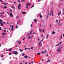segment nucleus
Masks as SVG:
<instances>
[{"instance_id":"nucleus-1","label":"nucleus","mask_w":64,"mask_h":64,"mask_svg":"<svg viewBox=\"0 0 64 64\" xmlns=\"http://www.w3.org/2000/svg\"><path fill=\"white\" fill-rule=\"evenodd\" d=\"M62 46H60L59 48H58L56 50V52H58V53H59L61 52V48H62Z\"/></svg>"},{"instance_id":"nucleus-2","label":"nucleus","mask_w":64,"mask_h":64,"mask_svg":"<svg viewBox=\"0 0 64 64\" xmlns=\"http://www.w3.org/2000/svg\"><path fill=\"white\" fill-rule=\"evenodd\" d=\"M12 53L14 55H17L18 52L17 51H12Z\"/></svg>"},{"instance_id":"nucleus-3","label":"nucleus","mask_w":64,"mask_h":64,"mask_svg":"<svg viewBox=\"0 0 64 64\" xmlns=\"http://www.w3.org/2000/svg\"><path fill=\"white\" fill-rule=\"evenodd\" d=\"M61 43H62V42H60L58 44L55 46V47L56 46H59V44H60V46H61Z\"/></svg>"},{"instance_id":"nucleus-4","label":"nucleus","mask_w":64,"mask_h":64,"mask_svg":"<svg viewBox=\"0 0 64 64\" xmlns=\"http://www.w3.org/2000/svg\"><path fill=\"white\" fill-rule=\"evenodd\" d=\"M49 12H48V15L47 16H46V20H48V16H49Z\"/></svg>"},{"instance_id":"nucleus-5","label":"nucleus","mask_w":64,"mask_h":64,"mask_svg":"<svg viewBox=\"0 0 64 64\" xmlns=\"http://www.w3.org/2000/svg\"><path fill=\"white\" fill-rule=\"evenodd\" d=\"M62 34L61 36H60L59 37V38L60 40H61L62 38Z\"/></svg>"},{"instance_id":"nucleus-6","label":"nucleus","mask_w":64,"mask_h":64,"mask_svg":"<svg viewBox=\"0 0 64 64\" xmlns=\"http://www.w3.org/2000/svg\"><path fill=\"white\" fill-rule=\"evenodd\" d=\"M9 14L12 17H13V14L12 13H9Z\"/></svg>"},{"instance_id":"nucleus-7","label":"nucleus","mask_w":64,"mask_h":64,"mask_svg":"<svg viewBox=\"0 0 64 64\" xmlns=\"http://www.w3.org/2000/svg\"><path fill=\"white\" fill-rule=\"evenodd\" d=\"M58 25H60V26H61L62 25V23L61 22H59L58 24Z\"/></svg>"},{"instance_id":"nucleus-8","label":"nucleus","mask_w":64,"mask_h":64,"mask_svg":"<svg viewBox=\"0 0 64 64\" xmlns=\"http://www.w3.org/2000/svg\"><path fill=\"white\" fill-rule=\"evenodd\" d=\"M12 30H13V25H12V28H11V31H12Z\"/></svg>"},{"instance_id":"nucleus-9","label":"nucleus","mask_w":64,"mask_h":64,"mask_svg":"<svg viewBox=\"0 0 64 64\" xmlns=\"http://www.w3.org/2000/svg\"><path fill=\"white\" fill-rule=\"evenodd\" d=\"M30 5H31L30 3H27L26 4V5L27 6H30Z\"/></svg>"},{"instance_id":"nucleus-10","label":"nucleus","mask_w":64,"mask_h":64,"mask_svg":"<svg viewBox=\"0 0 64 64\" xmlns=\"http://www.w3.org/2000/svg\"><path fill=\"white\" fill-rule=\"evenodd\" d=\"M21 12L22 14H27V12Z\"/></svg>"},{"instance_id":"nucleus-11","label":"nucleus","mask_w":64,"mask_h":64,"mask_svg":"<svg viewBox=\"0 0 64 64\" xmlns=\"http://www.w3.org/2000/svg\"><path fill=\"white\" fill-rule=\"evenodd\" d=\"M51 13H52V16H54L53 12V10H51Z\"/></svg>"},{"instance_id":"nucleus-12","label":"nucleus","mask_w":64,"mask_h":64,"mask_svg":"<svg viewBox=\"0 0 64 64\" xmlns=\"http://www.w3.org/2000/svg\"><path fill=\"white\" fill-rule=\"evenodd\" d=\"M34 22H35V23H37V20H36V19L34 20Z\"/></svg>"},{"instance_id":"nucleus-13","label":"nucleus","mask_w":64,"mask_h":64,"mask_svg":"<svg viewBox=\"0 0 64 64\" xmlns=\"http://www.w3.org/2000/svg\"><path fill=\"white\" fill-rule=\"evenodd\" d=\"M60 14H61V12H60L58 13V16H60Z\"/></svg>"},{"instance_id":"nucleus-14","label":"nucleus","mask_w":64,"mask_h":64,"mask_svg":"<svg viewBox=\"0 0 64 64\" xmlns=\"http://www.w3.org/2000/svg\"><path fill=\"white\" fill-rule=\"evenodd\" d=\"M0 24L1 26H3V23H2V22H0Z\"/></svg>"},{"instance_id":"nucleus-15","label":"nucleus","mask_w":64,"mask_h":64,"mask_svg":"<svg viewBox=\"0 0 64 64\" xmlns=\"http://www.w3.org/2000/svg\"><path fill=\"white\" fill-rule=\"evenodd\" d=\"M48 37H49V34H47L46 36L47 39H48Z\"/></svg>"},{"instance_id":"nucleus-16","label":"nucleus","mask_w":64,"mask_h":64,"mask_svg":"<svg viewBox=\"0 0 64 64\" xmlns=\"http://www.w3.org/2000/svg\"><path fill=\"white\" fill-rule=\"evenodd\" d=\"M22 56H24V55H25V54H24V53H22Z\"/></svg>"},{"instance_id":"nucleus-17","label":"nucleus","mask_w":64,"mask_h":64,"mask_svg":"<svg viewBox=\"0 0 64 64\" xmlns=\"http://www.w3.org/2000/svg\"><path fill=\"white\" fill-rule=\"evenodd\" d=\"M52 34H55V32L54 31H53L52 32Z\"/></svg>"},{"instance_id":"nucleus-18","label":"nucleus","mask_w":64,"mask_h":64,"mask_svg":"<svg viewBox=\"0 0 64 64\" xmlns=\"http://www.w3.org/2000/svg\"><path fill=\"white\" fill-rule=\"evenodd\" d=\"M20 50V52H22V51H23V50H21L20 49L19 50Z\"/></svg>"},{"instance_id":"nucleus-19","label":"nucleus","mask_w":64,"mask_h":64,"mask_svg":"<svg viewBox=\"0 0 64 64\" xmlns=\"http://www.w3.org/2000/svg\"><path fill=\"white\" fill-rule=\"evenodd\" d=\"M42 27L44 28V27H45V25H42Z\"/></svg>"},{"instance_id":"nucleus-20","label":"nucleus","mask_w":64,"mask_h":64,"mask_svg":"<svg viewBox=\"0 0 64 64\" xmlns=\"http://www.w3.org/2000/svg\"><path fill=\"white\" fill-rule=\"evenodd\" d=\"M12 48H10V49L8 50V51H11L12 50Z\"/></svg>"},{"instance_id":"nucleus-21","label":"nucleus","mask_w":64,"mask_h":64,"mask_svg":"<svg viewBox=\"0 0 64 64\" xmlns=\"http://www.w3.org/2000/svg\"><path fill=\"white\" fill-rule=\"evenodd\" d=\"M18 26H17V25L16 24V28H18Z\"/></svg>"},{"instance_id":"nucleus-22","label":"nucleus","mask_w":64,"mask_h":64,"mask_svg":"<svg viewBox=\"0 0 64 64\" xmlns=\"http://www.w3.org/2000/svg\"><path fill=\"white\" fill-rule=\"evenodd\" d=\"M2 35H5V34H6V33H2Z\"/></svg>"},{"instance_id":"nucleus-23","label":"nucleus","mask_w":64,"mask_h":64,"mask_svg":"<svg viewBox=\"0 0 64 64\" xmlns=\"http://www.w3.org/2000/svg\"><path fill=\"white\" fill-rule=\"evenodd\" d=\"M28 38L29 39H30V38H31V37H30V36H28Z\"/></svg>"},{"instance_id":"nucleus-24","label":"nucleus","mask_w":64,"mask_h":64,"mask_svg":"<svg viewBox=\"0 0 64 64\" xmlns=\"http://www.w3.org/2000/svg\"><path fill=\"white\" fill-rule=\"evenodd\" d=\"M18 6H19V7H21V5H20V4H19V5H18Z\"/></svg>"},{"instance_id":"nucleus-25","label":"nucleus","mask_w":64,"mask_h":64,"mask_svg":"<svg viewBox=\"0 0 64 64\" xmlns=\"http://www.w3.org/2000/svg\"><path fill=\"white\" fill-rule=\"evenodd\" d=\"M32 30H31L30 32V35L32 33Z\"/></svg>"},{"instance_id":"nucleus-26","label":"nucleus","mask_w":64,"mask_h":64,"mask_svg":"<svg viewBox=\"0 0 64 64\" xmlns=\"http://www.w3.org/2000/svg\"><path fill=\"white\" fill-rule=\"evenodd\" d=\"M42 29H39V31L40 32H42Z\"/></svg>"},{"instance_id":"nucleus-27","label":"nucleus","mask_w":64,"mask_h":64,"mask_svg":"<svg viewBox=\"0 0 64 64\" xmlns=\"http://www.w3.org/2000/svg\"><path fill=\"white\" fill-rule=\"evenodd\" d=\"M27 56H24V58H27Z\"/></svg>"},{"instance_id":"nucleus-28","label":"nucleus","mask_w":64,"mask_h":64,"mask_svg":"<svg viewBox=\"0 0 64 64\" xmlns=\"http://www.w3.org/2000/svg\"><path fill=\"white\" fill-rule=\"evenodd\" d=\"M10 10L11 12V13H12V10H11V9H10Z\"/></svg>"},{"instance_id":"nucleus-29","label":"nucleus","mask_w":64,"mask_h":64,"mask_svg":"<svg viewBox=\"0 0 64 64\" xmlns=\"http://www.w3.org/2000/svg\"><path fill=\"white\" fill-rule=\"evenodd\" d=\"M18 10H20V8L19 6H18Z\"/></svg>"},{"instance_id":"nucleus-30","label":"nucleus","mask_w":64,"mask_h":64,"mask_svg":"<svg viewBox=\"0 0 64 64\" xmlns=\"http://www.w3.org/2000/svg\"><path fill=\"white\" fill-rule=\"evenodd\" d=\"M0 16L2 18H3V17H4L3 16H2V15H0Z\"/></svg>"},{"instance_id":"nucleus-31","label":"nucleus","mask_w":64,"mask_h":64,"mask_svg":"<svg viewBox=\"0 0 64 64\" xmlns=\"http://www.w3.org/2000/svg\"><path fill=\"white\" fill-rule=\"evenodd\" d=\"M44 29H43L42 30V32L44 33Z\"/></svg>"},{"instance_id":"nucleus-32","label":"nucleus","mask_w":64,"mask_h":64,"mask_svg":"<svg viewBox=\"0 0 64 64\" xmlns=\"http://www.w3.org/2000/svg\"><path fill=\"white\" fill-rule=\"evenodd\" d=\"M26 9H28V6H26Z\"/></svg>"},{"instance_id":"nucleus-33","label":"nucleus","mask_w":64,"mask_h":64,"mask_svg":"<svg viewBox=\"0 0 64 64\" xmlns=\"http://www.w3.org/2000/svg\"><path fill=\"white\" fill-rule=\"evenodd\" d=\"M40 18H42V15H41L40 16Z\"/></svg>"},{"instance_id":"nucleus-34","label":"nucleus","mask_w":64,"mask_h":64,"mask_svg":"<svg viewBox=\"0 0 64 64\" xmlns=\"http://www.w3.org/2000/svg\"><path fill=\"white\" fill-rule=\"evenodd\" d=\"M34 4H33L31 8H32V7H34Z\"/></svg>"},{"instance_id":"nucleus-35","label":"nucleus","mask_w":64,"mask_h":64,"mask_svg":"<svg viewBox=\"0 0 64 64\" xmlns=\"http://www.w3.org/2000/svg\"><path fill=\"white\" fill-rule=\"evenodd\" d=\"M19 18V16H17L16 17V18Z\"/></svg>"},{"instance_id":"nucleus-36","label":"nucleus","mask_w":64,"mask_h":64,"mask_svg":"<svg viewBox=\"0 0 64 64\" xmlns=\"http://www.w3.org/2000/svg\"><path fill=\"white\" fill-rule=\"evenodd\" d=\"M37 54H38V55H40V53L39 52H38L37 53Z\"/></svg>"},{"instance_id":"nucleus-37","label":"nucleus","mask_w":64,"mask_h":64,"mask_svg":"<svg viewBox=\"0 0 64 64\" xmlns=\"http://www.w3.org/2000/svg\"><path fill=\"white\" fill-rule=\"evenodd\" d=\"M12 54V53H11V52H10L9 53V55H11Z\"/></svg>"},{"instance_id":"nucleus-38","label":"nucleus","mask_w":64,"mask_h":64,"mask_svg":"<svg viewBox=\"0 0 64 64\" xmlns=\"http://www.w3.org/2000/svg\"><path fill=\"white\" fill-rule=\"evenodd\" d=\"M21 1H22V2H24L25 1V0H22Z\"/></svg>"},{"instance_id":"nucleus-39","label":"nucleus","mask_w":64,"mask_h":64,"mask_svg":"<svg viewBox=\"0 0 64 64\" xmlns=\"http://www.w3.org/2000/svg\"><path fill=\"white\" fill-rule=\"evenodd\" d=\"M42 22H44V20H42Z\"/></svg>"},{"instance_id":"nucleus-40","label":"nucleus","mask_w":64,"mask_h":64,"mask_svg":"<svg viewBox=\"0 0 64 64\" xmlns=\"http://www.w3.org/2000/svg\"><path fill=\"white\" fill-rule=\"evenodd\" d=\"M18 44H21V42H18Z\"/></svg>"},{"instance_id":"nucleus-41","label":"nucleus","mask_w":64,"mask_h":64,"mask_svg":"<svg viewBox=\"0 0 64 64\" xmlns=\"http://www.w3.org/2000/svg\"><path fill=\"white\" fill-rule=\"evenodd\" d=\"M4 8H7V7L6 6H4Z\"/></svg>"},{"instance_id":"nucleus-42","label":"nucleus","mask_w":64,"mask_h":64,"mask_svg":"<svg viewBox=\"0 0 64 64\" xmlns=\"http://www.w3.org/2000/svg\"><path fill=\"white\" fill-rule=\"evenodd\" d=\"M4 12H2V13H1L0 14V15L1 14H4Z\"/></svg>"},{"instance_id":"nucleus-43","label":"nucleus","mask_w":64,"mask_h":64,"mask_svg":"<svg viewBox=\"0 0 64 64\" xmlns=\"http://www.w3.org/2000/svg\"><path fill=\"white\" fill-rule=\"evenodd\" d=\"M3 56H4L3 54H2V56H1V57H2Z\"/></svg>"},{"instance_id":"nucleus-44","label":"nucleus","mask_w":64,"mask_h":64,"mask_svg":"<svg viewBox=\"0 0 64 64\" xmlns=\"http://www.w3.org/2000/svg\"><path fill=\"white\" fill-rule=\"evenodd\" d=\"M48 60V62H50V60Z\"/></svg>"},{"instance_id":"nucleus-45","label":"nucleus","mask_w":64,"mask_h":64,"mask_svg":"<svg viewBox=\"0 0 64 64\" xmlns=\"http://www.w3.org/2000/svg\"><path fill=\"white\" fill-rule=\"evenodd\" d=\"M28 49V48H26L24 50H26V49Z\"/></svg>"},{"instance_id":"nucleus-46","label":"nucleus","mask_w":64,"mask_h":64,"mask_svg":"<svg viewBox=\"0 0 64 64\" xmlns=\"http://www.w3.org/2000/svg\"><path fill=\"white\" fill-rule=\"evenodd\" d=\"M18 22H20H20H21V21H20V20H18Z\"/></svg>"},{"instance_id":"nucleus-47","label":"nucleus","mask_w":64,"mask_h":64,"mask_svg":"<svg viewBox=\"0 0 64 64\" xmlns=\"http://www.w3.org/2000/svg\"><path fill=\"white\" fill-rule=\"evenodd\" d=\"M31 27H33V26L32 25V24H31V25H30Z\"/></svg>"},{"instance_id":"nucleus-48","label":"nucleus","mask_w":64,"mask_h":64,"mask_svg":"<svg viewBox=\"0 0 64 64\" xmlns=\"http://www.w3.org/2000/svg\"><path fill=\"white\" fill-rule=\"evenodd\" d=\"M41 42H39V44H41Z\"/></svg>"},{"instance_id":"nucleus-49","label":"nucleus","mask_w":64,"mask_h":64,"mask_svg":"<svg viewBox=\"0 0 64 64\" xmlns=\"http://www.w3.org/2000/svg\"><path fill=\"white\" fill-rule=\"evenodd\" d=\"M33 47H32L31 48V49H33Z\"/></svg>"},{"instance_id":"nucleus-50","label":"nucleus","mask_w":64,"mask_h":64,"mask_svg":"<svg viewBox=\"0 0 64 64\" xmlns=\"http://www.w3.org/2000/svg\"><path fill=\"white\" fill-rule=\"evenodd\" d=\"M18 2H19V3H20V0H18Z\"/></svg>"},{"instance_id":"nucleus-51","label":"nucleus","mask_w":64,"mask_h":64,"mask_svg":"<svg viewBox=\"0 0 64 64\" xmlns=\"http://www.w3.org/2000/svg\"><path fill=\"white\" fill-rule=\"evenodd\" d=\"M0 22H2V20L0 19Z\"/></svg>"},{"instance_id":"nucleus-52","label":"nucleus","mask_w":64,"mask_h":64,"mask_svg":"<svg viewBox=\"0 0 64 64\" xmlns=\"http://www.w3.org/2000/svg\"><path fill=\"white\" fill-rule=\"evenodd\" d=\"M42 54H43V53H44V52H42Z\"/></svg>"},{"instance_id":"nucleus-53","label":"nucleus","mask_w":64,"mask_h":64,"mask_svg":"<svg viewBox=\"0 0 64 64\" xmlns=\"http://www.w3.org/2000/svg\"><path fill=\"white\" fill-rule=\"evenodd\" d=\"M58 20H56V23H58Z\"/></svg>"},{"instance_id":"nucleus-54","label":"nucleus","mask_w":64,"mask_h":64,"mask_svg":"<svg viewBox=\"0 0 64 64\" xmlns=\"http://www.w3.org/2000/svg\"><path fill=\"white\" fill-rule=\"evenodd\" d=\"M50 27H51V24H50Z\"/></svg>"},{"instance_id":"nucleus-55","label":"nucleus","mask_w":64,"mask_h":64,"mask_svg":"<svg viewBox=\"0 0 64 64\" xmlns=\"http://www.w3.org/2000/svg\"><path fill=\"white\" fill-rule=\"evenodd\" d=\"M4 5H6V3H4Z\"/></svg>"},{"instance_id":"nucleus-56","label":"nucleus","mask_w":64,"mask_h":64,"mask_svg":"<svg viewBox=\"0 0 64 64\" xmlns=\"http://www.w3.org/2000/svg\"><path fill=\"white\" fill-rule=\"evenodd\" d=\"M30 63H32V64H33V62H30Z\"/></svg>"},{"instance_id":"nucleus-57","label":"nucleus","mask_w":64,"mask_h":64,"mask_svg":"<svg viewBox=\"0 0 64 64\" xmlns=\"http://www.w3.org/2000/svg\"><path fill=\"white\" fill-rule=\"evenodd\" d=\"M62 14L63 15H64V11L62 12Z\"/></svg>"},{"instance_id":"nucleus-58","label":"nucleus","mask_w":64,"mask_h":64,"mask_svg":"<svg viewBox=\"0 0 64 64\" xmlns=\"http://www.w3.org/2000/svg\"><path fill=\"white\" fill-rule=\"evenodd\" d=\"M29 33H28V34H27V36H28V35H29Z\"/></svg>"},{"instance_id":"nucleus-59","label":"nucleus","mask_w":64,"mask_h":64,"mask_svg":"<svg viewBox=\"0 0 64 64\" xmlns=\"http://www.w3.org/2000/svg\"><path fill=\"white\" fill-rule=\"evenodd\" d=\"M0 2H2L3 1V0H0Z\"/></svg>"},{"instance_id":"nucleus-60","label":"nucleus","mask_w":64,"mask_h":64,"mask_svg":"<svg viewBox=\"0 0 64 64\" xmlns=\"http://www.w3.org/2000/svg\"><path fill=\"white\" fill-rule=\"evenodd\" d=\"M33 34H36V33H35V32H33Z\"/></svg>"},{"instance_id":"nucleus-61","label":"nucleus","mask_w":64,"mask_h":64,"mask_svg":"<svg viewBox=\"0 0 64 64\" xmlns=\"http://www.w3.org/2000/svg\"><path fill=\"white\" fill-rule=\"evenodd\" d=\"M38 41H39L40 40V39L38 38Z\"/></svg>"},{"instance_id":"nucleus-62","label":"nucleus","mask_w":64,"mask_h":64,"mask_svg":"<svg viewBox=\"0 0 64 64\" xmlns=\"http://www.w3.org/2000/svg\"><path fill=\"white\" fill-rule=\"evenodd\" d=\"M25 64H27V62H26L25 63Z\"/></svg>"},{"instance_id":"nucleus-63","label":"nucleus","mask_w":64,"mask_h":64,"mask_svg":"<svg viewBox=\"0 0 64 64\" xmlns=\"http://www.w3.org/2000/svg\"><path fill=\"white\" fill-rule=\"evenodd\" d=\"M14 4H16V2H14Z\"/></svg>"},{"instance_id":"nucleus-64","label":"nucleus","mask_w":64,"mask_h":64,"mask_svg":"<svg viewBox=\"0 0 64 64\" xmlns=\"http://www.w3.org/2000/svg\"><path fill=\"white\" fill-rule=\"evenodd\" d=\"M4 32H6V30H4Z\"/></svg>"}]
</instances>
